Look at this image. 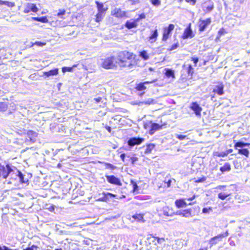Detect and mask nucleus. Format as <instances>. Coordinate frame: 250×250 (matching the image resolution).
I'll return each instance as SVG.
<instances>
[{"instance_id":"obj_1","label":"nucleus","mask_w":250,"mask_h":250,"mask_svg":"<svg viewBox=\"0 0 250 250\" xmlns=\"http://www.w3.org/2000/svg\"><path fill=\"white\" fill-rule=\"evenodd\" d=\"M19 172L20 171L16 167L9 164L4 166L0 164V177L6 179L9 176L10 181L8 182V184H12L14 181L18 178Z\"/></svg>"},{"instance_id":"obj_2","label":"nucleus","mask_w":250,"mask_h":250,"mask_svg":"<svg viewBox=\"0 0 250 250\" xmlns=\"http://www.w3.org/2000/svg\"><path fill=\"white\" fill-rule=\"evenodd\" d=\"M132 59V54L126 51L120 52L118 53L116 60L121 66L126 67L128 66L131 68L132 64L130 60Z\"/></svg>"},{"instance_id":"obj_3","label":"nucleus","mask_w":250,"mask_h":250,"mask_svg":"<svg viewBox=\"0 0 250 250\" xmlns=\"http://www.w3.org/2000/svg\"><path fill=\"white\" fill-rule=\"evenodd\" d=\"M95 3L97 5L98 9V13L96 15V21L97 22H100L104 18L105 12L107 9L104 8V4L103 3L100 2L98 1H96Z\"/></svg>"},{"instance_id":"obj_4","label":"nucleus","mask_w":250,"mask_h":250,"mask_svg":"<svg viewBox=\"0 0 250 250\" xmlns=\"http://www.w3.org/2000/svg\"><path fill=\"white\" fill-rule=\"evenodd\" d=\"M118 62L116 58L112 56L105 59L102 62L103 67L105 69H110L113 68Z\"/></svg>"},{"instance_id":"obj_5","label":"nucleus","mask_w":250,"mask_h":250,"mask_svg":"<svg viewBox=\"0 0 250 250\" xmlns=\"http://www.w3.org/2000/svg\"><path fill=\"white\" fill-rule=\"evenodd\" d=\"M193 68L191 64L183 65L182 76H184V78H191L193 74Z\"/></svg>"},{"instance_id":"obj_6","label":"nucleus","mask_w":250,"mask_h":250,"mask_svg":"<svg viewBox=\"0 0 250 250\" xmlns=\"http://www.w3.org/2000/svg\"><path fill=\"white\" fill-rule=\"evenodd\" d=\"M150 125V129L149 130V133L150 135H153L154 132L162 128V125H159V124L155 123H152L151 121L149 122L148 123V124L147 123H146L144 124V127L146 129L147 128V127Z\"/></svg>"},{"instance_id":"obj_7","label":"nucleus","mask_w":250,"mask_h":250,"mask_svg":"<svg viewBox=\"0 0 250 250\" xmlns=\"http://www.w3.org/2000/svg\"><path fill=\"white\" fill-rule=\"evenodd\" d=\"M202 8L205 13H210L214 8V3L211 0H208L202 3Z\"/></svg>"},{"instance_id":"obj_8","label":"nucleus","mask_w":250,"mask_h":250,"mask_svg":"<svg viewBox=\"0 0 250 250\" xmlns=\"http://www.w3.org/2000/svg\"><path fill=\"white\" fill-rule=\"evenodd\" d=\"M176 214L186 218L192 217L195 215L191 208L178 210Z\"/></svg>"},{"instance_id":"obj_9","label":"nucleus","mask_w":250,"mask_h":250,"mask_svg":"<svg viewBox=\"0 0 250 250\" xmlns=\"http://www.w3.org/2000/svg\"><path fill=\"white\" fill-rule=\"evenodd\" d=\"M190 108L194 111L196 116H201V112L202 110V108L197 102L191 103L190 105Z\"/></svg>"},{"instance_id":"obj_10","label":"nucleus","mask_w":250,"mask_h":250,"mask_svg":"<svg viewBox=\"0 0 250 250\" xmlns=\"http://www.w3.org/2000/svg\"><path fill=\"white\" fill-rule=\"evenodd\" d=\"M144 141V139L141 137H131L128 139L127 144L129 146H133L139 145Z\"/></svg>"},{"instance_id":"obj_11","label":"nucleus","mask_w":250,"mask_h":250,"mask_svg":"<svg viewBox=\"0 0 250 250\" xmlns=\"http://www.w3.org/2000/svg\"><path fill=\"white\" fill-rule=\"evenodd\" d=\"M105 177L107 182L111 184L119 186H121L122 185L120 180L114 175H105Z\"/></svg>"},{"instance_id":"obj_12","label":"nucleus","mask_w":250,"mask_h":250,"mask_svg":"<svg viewBox=\"0 0 250 250\" xmlns=\"http://www.w3.org/2000/svg\"><path fill=\"white\" fill-rule=\"evenodd\" d=\"M174 25L173 24H170L167 27H165L164 29V32L163 35L162 40L166 41L168 38L169 34L171 33L172 31L174 29Z\"/></svg>"},{"instance_id":"obj_13","label":"nucleus","mask_w":250,"mask_h":250,"mask_svg":"<svg viewBox=\"0 0 250 250\" xmlns=\"http://www.w3.org/2000/svg\"><path fill=\"white\" fill-rule=\"evenodd\" d=\"M211 22L210 18H208L205 20H200L199 22V31L200 32L204 31L207 26L210 24Z\"/></svg>"},{"instance_id":"obj_14","label":"nucleus","mask_w":250,"mask_h":250,"mask_svg":"<svg viewBox=\"0 0 250 250\" xmlns=\"http://www.w3.org/2000/svg\"><path fill=\"white\" fill-rule=\"evenodd\" d=\"M194 37V34L191 28V23H189L187 27L185 29L182 35V38L183 39H186L188 38H192Z\"/></svg>"},{"instance_id":"obj_15","label":"nucleus","mask_w":250,"mask_h":250,"mask_svg":"<svg viewBox=\"0 0 250 250\" xmlns=\"http://www.w3.org/2000/svg\"><path fill=\"white\" fill-rule=\"evenodd\" d=\"M59 73V69L54 68L51 69L48 71H44L43 72L42 76H44V78L45 80H48L50 77L57 76Z\"/></svg>"},{"instance_id":"obj_16","label":"nucleus","mask_w":250,"mask_h":250,"mask_svg":"<svg viewBox=\"0 0 250 250\" xmlns=\"http://www.w3.org/2000/svg\"><path fill=\"white\" fill-rule=\"evenodd\" d=\"M38 11V8L35 4L27 3L25 5V8L23 10V12L25 14H27L29 13L30 11L37 12Z\"/></svg>"},{"instance_id":"obj_17","label":"nucleus","mask_w":250,"mask_h":250,"mask_svg":"<svg viewBox=\"0 0 250 250\" xmlns=\"http://www.w3.org/2000/svg\"><path fill=\"white\" fill-rule=\"evenodd\" d=\"M116 195L109 192H103L102 196L100 197L98 200L103 202H108L109 199L115 198Z\"/></svg>"},{"instance_id":"obj_18","label":"nucleus","mask_w":250,"mask_h":250,"mask_svg":"<svg viewBox=\"0 0 250 250\" xmlns=\"http://www.w3.org/2000/svg\"><path fill=\"white\" fill-rule=\"evenodd\" d=\"M137 22L136 20H128L125 23V27L128 29H130L133 28H136L137 26Z\"/></svg>"},{"instance_id":"obj_19","label":"nucleus","mask_w":250,"mask_h":250,"mask_svg":"<svg viewBox=\"0 0 250 250\" xmlns=\"http://www.w3.org/2000/svg\"><path fill=\"white\" fill-rule=\"evenodd\" d=\"M212 92L216 93L219 95H222L224 94V85L220 84L215 85L212 90Z\"/></svg>"},{"instance_id":"obj_20","label":"nucleus","mask_w":250,"mask_h":250,"mask_svg":"<svg viewBox=\"0 0 250 250\" xmlns=\"http://www.w3.org/2000/svg\"><path fill=\"white\" fill-rule=\"evenodd\" d=\"M27 135L29 138L30 141L34 143L35 142L36 138L37 137L38 133L33 130H28L27 132Z\"/></svg>"},{"instance_id":"obj_21","label":"nucleus","mask_w":250,"mask_h":250,"mask_svg":"<svg viewBox=\"0 0 250 250\" xmlns=\"http://www.w3.org/2000/svg\"><path fill=\"white\" fill-rule=\"evenodd\" d=\"M175 204L177 208H185L187 206V203L183 199L176 200Z\"/></svg>"},{"instance_id":"obj_22","label":"nucleus","mask_w":250,"mask_h":250,"mask_svg":"<svg viewBox=\"0 0 250 250\" xmlns=\"http://www.w3.org/2000/svg\"><path fill=\"white\" fill-rule=\"evenodd\" d=\"M158 36V30L157 29L151 31L150 36L149 37V41L152 43L156 41Z\"/></svg>"},{"instance_id":"obj_23","label":"nucleus","mask_w":250,"mask_h":250,"mask_svg":"<svg viewBox=\"0 0 250 250\" xmlns=\"http://www.w3.org/2000/svg\"><path fill=\"white\" fill-rule=\"evenodd\" d=\"M153 82L146 81L144 83H140L137 85L136 88L138 91H142L145 90L146 89V87L145 85L146 84L152 83Z\"/></svg>"},{"instance_id":"obj_24","label":"nucleus","mask_w":250,"mask_h":250,"mask_svg":"<svg viewBox=\"0 0 250 250\" xmlns=\"http://www.w3.org/2000/svg\"><path fill=\"white\" fill-rule=\"evenodd\" d=\"M18 179L21 183L26 184L28 182V179L26 178H25V175H23L21 172L20 171L19 172V177Z\"/></svg>"},{"instance_id":"obj_25","label":"nucleus","mask_w":250,"mask_h":250,"mask_svg":"<svg viewBox=\"0 0 250 250\" xmlns=\"http://www.w3.org/2000/svg\"><path fill=\"white\" fill-rule=\"evenodd\" d=\"M249 144L243 142L239 141L235 143L234 147L236 149L243 148L245 146H249Z\"/></svg>"},{"instance_id":"obj_26","label":"nucleus","mask_w":250,"mask_h":250,"mask_svg":"<svg viewBox=\"0 0 250 250\" xmlns=\"http://www.w3.org/2000/svg\"><path fill=\"white\" fill-rule=\"evenodd\" d=\"M100 163L104 165L105 169L114 170L116 169L117 167L112 164L105 162H99Z\"/></svg>"},{"instance_id":"obj_27","label":"nucleus","mask_w":250,"mask_h":250,"mask_svg":"<svg viewBox=\"0 0 250 250\" xmlns=\"http://www.w3.org/2000/svg\"><path fill=\"white\" fill-rule=\"evenodd\" d=\"M155 145L153 144H149L146 145V147L145 151V153L149 154L151 153L152 150L154 148Z\"/></svg>"},{"instance_id":"obj_28","label":"nucleus","mask_w":250,"mask_h":250,"mask_svg":"<svg viewBox=\"0 0 250 250\" xmlns=\"http://www.w3.org/2000/svg\"><path fill=\"white\" fill-rule=\"evenodd\" d=\"M230 165L228 163H226L224 165L220 168V170L224 173L226 171H229L230 170Z\"/></svg>"},{"instance_id":"obj_29","label":"nucleus","mask_w":250,"mask_h":250,"mask_svg":"<svg viewBox=\"0 0 250 250\" xmlns=\"http://www.w3.org/2000/svg\"><path fill=\"white\" fill-rule=\"evenodd\" d=\"M32 19L34 21H40L42 23H46L48 22V19L45 16L41 17H33Z\"/></svg>"},{"instance_id":"obj_30","label":"nucleus","mask_w":250,"mask_h":250,"mask_svg":"<svg viewBox=\"0 0 250 250\" xmlns=\"http://www.w3.org/2000/svg\"><path fill=\"white\" fill-rule=\"evenodd\" d=\"M165 75L167 77L174 78V71L171 69L166 68L165 69Z\"/></svg>"},{"instance_id":"obj_31","label":"nucleus","mask_w":250,"mask_h":250,"mask_svg":"<svg viewBox=\"0 0 250 250\" xmlns=\"http://www.w3.org/2000/svg\"><path fill=\"white\" fill-rule=\"evenodd\" d=\"M217 240H221L219 237H218V235L211 238L209 241V243L210 245V247H211L212 246L216 245L217 243Z\"/></svg>"},{"instance_id":"obj_32","label":"nucleus","mask_w":250,"mask_h":250,"mask_svg":"<svg viewBox=\"0 0 250 250\" xmlns=\"http://www.w3.org/2000/svg\"><path fill=\"white\" fill-rule=\"evenodd\" d=\"M238 153L241 155H243L247 157H249V151L247 148H240L238 149Z\"/></svg>"},{"instance_id":"obj_33","label":"nucleus","mask_w":250,"mask_h":250,"mask_svg":"<svg viewBox=\"0 0 250 250\" xmlns=\"http://www.w3.org/2000/svg\"><path fill=\"white\" fill-rule=\"evenodd\" d=\"M140 56L143 58L144 60H147L149 58V56L146 51L143 50L140 52Z\"/></svg>"},{"instance_id":"obj_34","label":"nucleus","mask_w":250,"mask_h":250,"mask_svg":"<svg viewBox=\"0 0 250 250\" xmlns=\"http://www.w3.org/2000/svg\"><path fill=\"white\" fill-rule=\"evenodd\" d=\"M157 239V237H154L152 234H149L147 237V240L149 243H154L155 245H156Z\"/></svg>"},{"instance_id":"obj_35","label":"nucleus","mask_w":250,"mask_h":250,"mask_svg":"<svg viewBox=\"0 0 250 250\" xmlns=\"http://www.w3.org/2000/svg\"><path fill=\"white\" fill-rule=\"evenodd\" d=\"M8 107L7 103L4 102H0V112L5 111Z\"/></svg>"},{"instance_id":"obj_36","label":"nucleus","mask_w":250,"mask_h":250,"mask_svg":"<svg viewBox=\"0 0 250 250\" xmlns=\"http://www.w3.org/2000/svg\"><path fill=\"white\" fill-rule=\"evenodd\" d=\"M229 195H230V194H229V193H225L221 192L218 194V197L219 199L223 200H225V199H226V198L228 197V196H229Z\"/></svg>"},{"instance_id":"obj_37","label":"nucleus","mask_w":250,"mask_h":250,"mask_svg":"<svg viewBox=\"0 0 250 250\" xmlns=\"http://www.w3.org/2000/svg\"><path fill=\"white\" fill-rule=\"evenodd\" d=\"M62 69L63 73H65L66 72H71L73 70V68L71 67L64 66L63 67Z\"/></svg>"},{"instance_id":"obj_38","label":"nucleus","mask_w":250,"mask_h":250,"mask_svg":"<svg viewBox=\"0 0 250 250\" xmlns=\"http://www.w3.org/2000/svg\"><path fill=\"white\" fill-rule=\"evenodd\" d=\"M151 3L154 6H158L161 4L160 0H150Z\"/></svg>"},{"instance_id":"obj_39","label":"nucleus","mask_w":250,"mask_h":250,"mask_svg":"<svg viewBox=\"0 0 250 250\" xmlns=\"http://www.w3.org/2000/svg\"><path fill=\"white\" fill-rule=\"evenodd\" d=\"M215 155L218 156V157H224L225 156H227L225 151L220 152H216L215 154Z\"/></svg>"},{"instance_id":"obj_40","label":"nucleus","mask_w":250,"mask_h":250,"mask_svg":"<svg viewBox=\"0 0 250 250\" xmlns=\"http://www.w3.org/2000/svg\"><path fill=\"white\" fill-rule=\"evenodd\" d=\"M154 100L151 98L148 99L147 100L143 102L142 104H150L153 103Z\"/></svg>"},{"instance_id":"obj_41","label":"nucleus","mask_w":250,"mask_h":250,"mask_svg":"<svg viewBox=\"0 0 250 250\" xmlns=\"http://www.w3.org/2000/svg\"><path fill=\"white\" fill-rule=\"evenodd\" d=\"M3 5H6L10 7H12L15 6L14 3L7 1H4Z\"/></svg>"},{"instance_id":"obj_42","label":"nucleus","mask_w":250,"mask_h":250,"mask_svg":"<svg viewBox=\"0 0 250 250\" xmlns=\"http://www.w3.org/2000/svg\"><path fill=\"white\" fill-rule=\"evenodd\" d=\"M178 46L179 43L178 42H176V43H174L173 44H172L170 48L169 49H168V50L169 51H172L177 48Z\"/></svg>"},{"instance_id":"obj_43","label":"nucleus","mask_w":250,"mask_h":250,"mask_svg":"<svg viewBox=\"0 0 250 250\" xmlns=\"http://www.w3.org/2000/svg\"><path fill=\"white\" fill-rule=\"evenodd\" d=\"M212 208L211 207H209L208 208H204L202 209V212L203 213H209V211H212Z\"/></svg>"},{"instance_id":"obj_44","label":"nucleus","mask_w":250,"mask_h":250,"mask_svg":"<svg viewBox=\"0 0 250 250\" xmlns=\"http://www.w3.org/2000/svg\"><path fill=\"white\" fill-rule=\"evenodd\" d=\"M229 233L228 232V231H226L225 233L219 234V235H218V237H219V238L220 239H221L222 238L227 237L229 235Z\"/></svg>"},{"instance_id":"obj_45","label":"nucleus","mask_w":250,"mask_h":250,"mask_svg":"<svg viewBox=\"0 0 250 250\" xmlns=\"http://www.w3.org/2000/svg\"><path fill=\"white\" fill-rule=\"evenodd\" d=\"M65 13V10H60L59 12L57 13V16L60 18H62V16L64 15Z\"/></svg>"},{"instance_id":"obj_46","label":"nucleus","mask_w":250,"mask_h":250,"mask_svg":"<svg viewBox=\"0 0 250 250\" xmlns=\"http://www.w3.org/2000/svg\"><path fill=\"white\" fill-rule=\"evenodd\" d=\"M145 18H146L145 14L144 13H142L139 16V17L138 18L136 19L135 20L137 21V22H138L140 20L144 19Z\"/></svg>"},{"instance_id":"obj_47","label":"nucleus","mask_w":250,"mask_h":250,"mask_svg":"<svg viewBox=\"0 0 250 250\" xmlns=\"http://www.w3.org/2000/svg\"><path fill=\"white\" fill-rule=\"evenodd\" d=\"M133 217L135 219H137L139 221H141L142 219H143V217L142 215L141 214H136V215H135L133 216Z\"/></svg>"},{"instance_id":"obj_48","label":"nucleus","mask_w":250,"mask_h":250,"mask_svg":"<svg viewBox=\"0 0 250 250\" xmlns=\"http://www.w3.org/2000/svg\"><path fill=\"white\" fill-rule=\"evenodd\" d=\"M191 60L195 64V65L196 66V64L197 63V62H198L199 61V59L198 57H192L191 58Z\"/></svg>"},{"instance_id":"obj_49","label":"nucleus","mask_w":250,"mask_h":250,"mask_svg":"<svg viewBox=\"0 0 250 250\" xmlns=\"http://www.w3.org/2000/svg\"><path fill=\"white\" fill-rule=\"evenodd\" d=\"M122 11L121 10H118L117 12L115 13L116 16L117 17H122L123 15H125V13H123V14H121Z\"/></svg>"},{"instance_id":"obj_50","label":"nucleus","mask_w":250,"mask_h":250,"mask_svg":"<svg viewBox=\"0 0 250 250\" xmlns=\"http://www.w3.org/2000/svg\"><path fill=\"white\" fill-rule=\"evenodd\" d=\"M186 136H185V135H179V134L176 135V138L179 139L180 140H183L185 139L186 138Z\"/></svg>"},{"instance_id":"obj_51","label":"nucleus","mask_w":250,"mask_h":250,"mask_svg":"<svg viewBox=\"0 0 250 250\" xmlns=\"http://www.w3.org/2000/svg\"><path fill=\"white\" fill-rule=\"evenodd\" d=\"M130 160L131 161V163L132 164H134L135 163L138 161V159L137 157H132L130 158Z\"/></svg>"},{"instance_id":"obj_52","label":"nucleus","mask_w":250,"mask_h":250,"mask_svg":"<svg viewBox=\"0 0 250 250\" xmlns=\"http://www.w3.org/2000/svg\"><path fill=\"white\" fill-rule=\"evenodd\" d=\"M164 241H165V239L164 238L157 237V242L158 243L162 244Z\"/></svg>"},{"instance_id":"obj_53","label":"nucleus","mask_w":250,"mask_h":250,"mask_svg":"<svg viewBox=\"0 0 250 250\" xmlns=\"http://www.w3.org/2000/svg\"><path fill=\"white\" fill-rule=\"evenodd\" d=\"M55 208V206L54 205H51L47 208L49 211L53 212L54 211Z\"/></svg>"},{"instance_id":"obj_54","label":"nucleus","mask_w":250,"mask_h":250,"mask_svg":"<svg viewBox=\"0 0 250 250\" xmlns=\"http://www.w3.org/2000/svg\"><path fill=\"white\" fill-rule=\"evenodd\" d=\"M34 248H37V247L33 245L31 247H28L26 249H24L23 250H34Z\"/></svg>"},{"instance_id":"obj_55","label":"nucleus","mask_w":250,"mask_h":250,"mask_svg":"<svg viewBox=\"0 0 250 250\" xmlns=\"http://www.w3.org/2000/svg\"><path fill=\"white\" fill-rule=\"evenodd\" d=\"M35 44H37L38 46H42L43 45H44L45 43H43L42 42H35Z\"/></svg>"},{"instance_id":"obj_56","label":"nucleus","mask_w":250,"mask_h":250,"mask_svg":"<svg viewBox=\"0 0 250 250\" xmlns=\"http://www.w3.org/2000/svg\"><path fill=\"white\" fill-rule=\"evenodd\" d=\"M186 1L192 5H194L196 3V0H186Z\"/></svg>"},{"instance_id":"obj_57","label":"nucleus","mask_w":250,"mask_h":250,"mask_svg":"<svg viewBox=\"0 0 250 250\" xmlns=\"http://www.w3.org/2000/svg\"><path fill=\"white\" fill-rule=\"evenodd\" d=\"M206 180V178L205 177H202L201 178L198 179L196 181V182L200 183L204 182Z\"/></svg>"},{"instance_id":"obj_58","label":"nucleus","mask_w":250,"mask_h":250,"mask_svg":"<svg viewBox=\"0 0 250 250\" xmlns=\"http://www.w3.org/2000/svg\"><path fill=\"white\" fill-rule=\"evenodd\" d=\"M125 157V153L121 154L120 155V158L123 161H124Z\"/></svg>"},{"instance_id":"obj_59","label":"nucleus","mask_w":250,"mask_h":250,"mask_svg":"<svg viewBox=\"0 0 250 250\" xmlns=\"http://www.w3.org/2000/svg\"><path fill=\"white\" fill-rule=\"evenodd\" d=\"M225 152H226V155L227 156L229 154L232 152V149H229L228 150H226Z\"/></svg>"},{"instance_id":"obj_60","label":"nucleus","mask_w":250,"mask_h":250,"mask_svg":"<svg viewBox=\"0 0 250 250\" xmlns=\"http://www.w3.org/2000/svg\"><path fill=\"white\" fill-rule=\"evenodd\" d=\"M101 100H102V98L100 97L94 99V100H95L97 103H99L101 101Z\"/></svg>"},{"instance_id":"obj_61","label":"nucleus","mask_w":250,"mask_h":250,"mask_svg":"<svg viewBox=\"0 0 250 250\" xmlns=\"http://www.w3.org/2000/svg\"><path fill=\"white\" fill-rule=\"evenodd\" d=\"M195 195H193L192 197L191 198H189L188 199V201H192L193 200H194L195 198Z\"/></svg>"},{"instance_id":"obj_62","label":"nucleus","mask_w":250,"mask_h":250,"mask_svg":"<svg viewBox=\"0 0 250 250\" xmlns=\"http://www.w3.org/2000/svg\"><path fill=\"white\" fill-rule=\"evenodd\" d=\"M225 187V186H219L217 187V188L219 189H222Z\"/></svg>"},{"instance_id":"obj_63","label":"nucleus","mask_w":250,"mask_h":250,"mask_svg":"<svg viewBox=\"0 0 250 250\" xmlns=\"http://www.w3.org/2000/svg\"><path fill=\"white\" fill-rule=\"evenodd\" d=\"M4 250H17V249H15V250H12V249H11L9 248H8V247H7V246H6V248H4Z\"/></svg>"},{"instance_id":"obj_64","label":"nucleus","mask_w":250,"mask_h":250,"mask_svg":"<svg viewBox=\"0 0 250 250\" xmlns=\"http://www.w3.org/2000/svg\"><path fill=\"white\" fill-rule=\"evenodd\" d=\"M136 188H138V186H137L136 183H135L133 185L134 190H135Z\"/></svg>"}]
</instances>
